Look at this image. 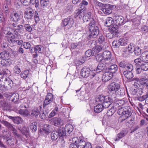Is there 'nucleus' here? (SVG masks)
<instances>
[{
	"mask_svg": "<svg viewBox=\"0 0 148 148\" xmlns=\"http://www.w3.org/2000/svg\"><path fill=\"white\" fill-rule=\"evenodd\" d=\"M13 31V35L11 36L12 37L17 38L18 37V32L21 33L23 34L25 32L23 26L18 24L17 22H11L9 24Z\"/></svg>",
	"mask_w": 148,
	"mask_h": 148,
	"instance_id": "1",
	"label": "nucleus"
},
{
	"mask_svg": "<svg viewBox=\"0 0 148 148\" xmlns=\"http://www.w3.org/2000/svg\"><path fill=\"white\" fill-rule=\"evenodd\" d=\"M118 114L122 116L123 118V120H125L129 118L132 115V109L129 106L121 107L118 109Z\"/></svg>",
	"mask_w": 148,
	"mask_h": 148,
	"instance_id": "2",
	"label": "nucleus"
},
{
	"mask_svg": "<svg viewBox=\"0 0 148 148\" xmlns=\"http://www.w3.org/2000/svg\"><path fill=\"white\" fill-rule=\"evenodd\" d=\"M80 73L82 76L85 78L90 77V78H92L96 75L95 73L90 71V69L86 66H84L82 69Z\"/></svg>",
	"mask_w": 148,
	"mask_h": 148,
	"instance_id": "3",
	"label": "nucleus"
},
{
	"mask_svg": "<svg viewBox=\"0 0 148 148\" xmlns=\"http://www.w3.org/2000/svg\"><path fill=\"white\" fill-rule=\"evenodd\" d=\"M147 61H148V51L143 52L139 58L134 60V62L137 64H140L141 63Z\"/></svg>",
	"mask_w": 148,
	"mask_h": 148,
	"instance_id": "4",
	"label": "nucleus"
},
{
	"mask_svg": "<svg viewBox=\"0 0 148 148\" xmlns=\"http://www.w3.org/2000/svg\"><path fill=\"white\" fill-rule=\"evenodd\" d=\"M74 23L73 18L70 16L63 20L61 23V25L63 27L67 26L68 27L71 28L72 27Z\"/></svg>",
	"mask_w": 148,
	"mask_h": 148,
	"instance_id": "5",
	"label": "nucleus"
},
{
	"mask_svg": "<svg viewBox=\"0 0 148 148\" xmlns=\"http://www.w3.org/2000/svg\"><path fill=\"white\" fill-rule=\"evenodd\" d=\"M89 29L90 33L89 37L90 38H96L99 34V29L97 26L94 27H89Z\"/></svg>",
	"mask_w": 148,
	"mask_h": 148,
	"instance_id": "6",
	"label": "nucleus"
},
{
	"mask_svg": "<svg viewBox=\"0 0 148 148\" xmlns=\"http://www.w3.org/2000/svg\"><path fill=\"white\" fill-rule=\"evenodd\" d=\"M119 87V84L113 82L111 83L108 86V91L110 94H114L117 89Z\"/></svg>",
	"mask_w": 148,
	"mask_h": 148,
	"instance_id": "7",
	"label": "nucleus"
},
{
	"mask_svg": "<svg viewBox=\"0 0 148 148\" xmlns=\"http://www.w3.org/2000/svg\"><path fill=\"white\" fill-rule=\"evenodd\" d=\"M124 21V18L121 16H115V21L114 22V24L112 27H116V29L118 30L119 25L122 24Z\"/></svg>",
	"mask_w": 148,
	"mask_h": 148,
	"instance_id": "8",
	"label": "nucleus"
},
{
	"mask_svg": "<svg viewBox=\"0 0 148 148\" xmlns=\"http://www.w3.org/2000/svg\"><path fill=\"white\" fill-rule=\"evenodd\" d=\"M120 69L121 70L122 69H124L125 70H133V66L131 64H128L125 61H122L120 62L119 64Z\"/></svg>",
	"mask_w": 148,
	"mask_h": 148,
	"instance_id": "9",
	"label": "nucleus"
},
{
	"mask_svg": "<svg viewBox=\"0 0 148 148\" xmlns=\"http://www.w3.org/2000/svg\"><path fill=\"white\" fill-rule=\"evenodd\" d=\"M34 14L33 9L31 7H28L26 9L24 13V17L26 19H31Z\"/></svg>",
	"mask_w": 148,
	"mask_h": 148,
	"instance_id": "10",
	"label": "nucleus"
},
{
	"mask_svg": "<svg viewBox=\"0 0 148 148\" xmlns=\"http://www.w3.org/2000/svg\"><path fill=\"white\" fill-rule=\"evenodd\" d=\"M50 121L54 126L60 127L63 125V121L61 118L58 117H55L52 119Z\"/></svg>",
	"mask_w": 148,
	"mask_h": 148,
	"instance_id": "11",
	"label": "nucleus"
},
{
	"mask_svg": "<svg viewBox=\"0 0 148 148\" xmlns=\"http://www.w3.org/2000/svg\"><path fill=\"white\" fill-rule=\"evenodd\" d=\"M110 29V32L106 34V37L108 38L111 39L116 36L118 33V30L116 29V27H111Z\"/></svg>",
	"mask_w": 148,
	"mask_h": 148,
	"instance_id": "12",
	"label": "nucleus"
},
{
	"mask_svg": "<svg viewBox=\"0 0 148 148\" xmlns=\"http://www.w3.org/2000/svg\"><path fill=\"white\" fill-rule=\"evenodd\" d=\"M22 17L21 14L19 13L13 12L10 14V19L13 22H18L21 18Z\"/></svg>",
	"mask_w": 148,
	"mask_h": 148,
	"instance_id": "13",
	"label": "nucleus"
},
{
	"mask_svg": "<svg viewBox=\"0 0 148 148\" xmlns=\"http://www.w3.org/2000/svg\"><path fill=\"white\" fill-rule=\"evenodd\" d=\"M105 100L102 104L103 108H107L110 106L112 103L113 99L108 96H106Z\"/></svg>",
	"mask_w": 148,
	"mask_h": 148,
	"instance_id": "14",
	"label": "nucleus"
},
{
	"mask_svg": "<svg viewBox=\"0 0 148 148\" xmlns=\"http://www.w3.org/2000/svg\"><path fill=\"white\" fill-rule=\"evenodd\" d=\"M3 138L4 139H5V142L6 143L10 145H13L15 143L14 139L12 138L10 135L4 134Z\"/></svg>",
	"mask_w": 148,
	"mask_h": 148,
	"instance_id": "15",
	"label": "nucleus"
},
{
	"mask_svg": "<svg viewBox=\"0 0 148 148\" xmlns=\"http://www.w3.org/2000/svg\"><path fill=\"white\" fill-rule=\"evenodd\" d=\"M132 70H129V71H122L121 69H120V73L121 74H123L125 77L128 79H131L134 76L133 73L132 72Z\"/></svg>",
	"mask_w": 148,
	"mask_h": 148,
	"instance_id": "16",
	"label": "nucleus"
},
{
	"mask_svg": "<svg viewBox=\"0 0 148 148\" xmlns=\"http://www.w3.org/2000/svg\"><path fill=\"white\" fill-rule=\"evenodd\" d=\"M18 129L22 133V134L26 136H27L29 134V129L24 126L21 127L20 126L17 127Z\"/></svg>",
	"mask_w": 148,
	"mask_h": 148,
	"instance_id": "17",
	"label": "nucleus"
},
{
	"mask_svg": "<svg viewBox=\"0 0 148 148\" xmlns=\"http://www.w3.org/2000/svg\"><path fill=\"white\" fill-rule=\"evenodd\" d=\"M16 38L12 37V36H7V39L8 41L10 43L14 44L16 42L18 45H21L23 42L22 40H16L14 39Z\"/></svg>",
	"mask_w": 148,
	"mask_h": 148,
	"instance_id": "18",
	"label": "nucleus"
},
{
	"mask_svg": "<svg viewBox=\"0 0 148 148\" xmlns=\"http://www.w3.org/2000/svg\"><path fill=\"white\" fill-rule=\"evenodd\" d=\"M8 117L12 120L14 123L19 124L22 122V119L20 117L17 116L12 117L11 116H8Z\"/></svg>",
	"mask_w": 148,
	"mask_h": 148,
	"instance_id": "19",
	"label": "nucleus"
},
{
	"mask_svg": "<svg viewBox=\"0 0 148 148\" xmlns=\"http://www.w3.org/2000/svg\"><path fill=\"white\" fill-rule=\"evenodd\" d=\"M113 75L110 72H106L104 73L102 76V80L104 82H107L110 80Z\"/></svg>",
	"mask_w": 148,
	"mask_h": 148,
	"instance_id": "20",
	"label": "nucleus"
},
{
	"mask_svg": "<svg viewBox=\"0 0 148 148\" xmlns=\"http://www.w3.org/2000/svg\"><path fill=\"white\" fill-rule=\"evenodd\" d=\"M57 131L60 137H63L66 136V131L65 127L64 128L61 127L59 128Z\"/></svg>",
	"mask_w": 148,
	"mask_h": 148,
	"instance_id": "21",
	"label": "nucleus"
},
{
	"mask_svg": "<svg viewBox=\"0 0 148 148\" xmlns=\"http://www.w3.org/2000/svg\"><path fill=\"white\" fill-rule=\"evenodd\" d=\"M19 99V95L17 93H10V100L14 102H16Z\"/></svg>",
	"mask_w": 148,
	"mask_h": 148,
	"instance_id": "22",
	"label": "nucleus"
},
{
	"mask_svg": "<svg viewBox=\"0 0 148 148\" xmlns=\"http://www.w3.org/2000/svg\"><path fill=\"white\" fill-rule=\"evenodd\" d=\"M118 68V66L116 65L115 64L111 65L108 68V70L109 71L108 72H110L113 74L117 71Z\"/></svg>",
	"mask_w": 148,
	"mask_h": 148,
	"instance_id": "23",
	"label": "nucleus"
},
{
	"mask_svg": "<svg viewBox=\"0 0 148 148\" xmlns=\"http://www.w3.org/2000/svg\"><path fill=\"white\" fill-rule=\"evenodd\" d=\"M9 53L8 51L4 50V51L0 52V60L9 58Z\"/></svg>",
	"mask_w": 148,
	"mask_h": 148,
	"instance_id": "24",
	"label": "nucleus"
},
{
	"mask_svg": "<svg viewBox=\"0 0 148 148\" xmlns=\"http://www.w3.org/2000/svg\"><path fill=\"white\" fill-rule=\"evenodd\" d=\"M41 110L40 108L38 107L34 108L31 112V115L35 117H37L39 114Z\"/></svg>",
	"mask_w": 148,
	"mask_h": 148,
	"instance_id": "25",
	"label": "nucleus"
},
{
	"mask_svg": "<svg viewBox=\"0 0 148 148\" xmlns=\"http://www.w3.org/2000/svg\"><path fill=\"white\" fill-rule=\"evenodd\" d=\"M103 57L104 60H108L111 58V52L108 51H104L102 53Z\"/></svg>",
	"mask_w": 148,
	"mask_h": 148,
	"instance_id": "26",
	"label": "nucleus"
},
{
	"mask_svg": "<svg viewBox=\"0 0 148 148\" xmlns=\"http://www.w3.org/2000/svg\"><path fill=\"white\" fill-rule=\"evenodd\" d=\"M20 108L17 110L18 112L23 116H28L29 115V113L28 110L25 109H23Z\"/></svg>",
	"mask_w": 148,
	"mask_h": 148,
	"instance_id": "27",
	"label": "nucleus"
},
{
	"mask_svg": "<svg viewBox=\"0 0 148 148\" xmlns=\"http://www.w3.org/2000/svg\"><path fill=\"white\" fill-rule=\"evenodd\" d=\"M104 25L106 26L109 27H111L113 25V19L110 17H108L106 19V21L104 22Z\"/></svg>",
	"mask_w": 148,
	"mask_h": 148,
	"instance_id": "28",
	"label": "nucleus"
},
{
	"mask_svg": "<svg viewBox=\"0 0 148 148\" xmlns=\"http://www.w3.org/2000/svg\"><path fill=\"white\" fill-rule=\"evenodd\" d=\"M93 54H97L104 50L103 47L101 46L97 45L93 48Z\"/></svg>",
	"mask_w": 148,
	"mask_h": 148,
	"instance_id": "29",
	"label": "nucleus"
},
{
	"mask_svg": "<svg viewBox=\"0 0 148 148\" xmlns=\"http://www.w3.org/2000/svg\"><path fill=\"white\" fill-rule=\"evenodd\" d=\"M82 46L81 42H79L75 43H73L71 44V47L73 49H79Z\"/></svg>",
	"mask_w": 148,
	"mask_h": 148,
	"instance_id": "30",
	"label": "nucleus"
},
{
	"mask_svg": "<svg viewBox=\"0 0 148 148\" xmlns=\"http://www.w3.org/2000/svg\"><path fill=\"white\" fill-rule=\"evenodd\" d=\"M88 4V1L83 0L82 1L81 3L79 4V8L82 9L83 10L86 11V7Z\"/></svg>",
	"mask_w": 148,
	"mask_h": 148,
	"instance_id": "31",
	"label": "nucleus"
},
{
	"mask_svg": "<svg viewBox=\"0 0 148 148\" xmlns=\"http://www.w3.org/2000/svg\"><path fill=\"white\" fill-rule=\"evenodd\" d=\"M91 13L90 12H88L84 15L83 20L84 22H87L89 21L91 18Z\"/></svg>",
	"mask_w": 148,
	"mask_h": 148,
	"instance_id": "32",
	"label": "nucleus"
},
{
	"mask_svg": "<svg viewBox=\"0 0 148 148\" xmlns=\"http://www.w3.org/2000/svg\"><path fill=\"white\" fill-rule=\"evenodd\" d=\"M1 64L2 66H7L9 65L11 63L10 60L9 58L6 59H4L0 60Z\"/></svg>",
	"mask_w": 148,
	"mask_h": 148,
	"instance_id": "33",
	"label": "nucleus"
},
{
	"mask_svg": "<svg viewBox=\"0 0 148 148\" xmlns=\"http://www.w3.org/2000/svg\"><path fill=\"white\" fill-rule=\"evenodd\" d=\"M85 12V11L83 10L82 9L79 8L78 10L75 11V13L76 14L75 16H76L77 17L79 16V18H81L84 15V12Z\"/></svg>",
	"mask_w": 148,
	"mask_h": 148,
	"instance_id": "34",
	"label": "nucleus"
},
{
	"mask_svg": "<svg viewBox=\"0 0 148 148\" xmlns=\"http://www.w3.org/2000/svg\"><path fill=\"white\" fill-rule=\"evenodd\" d=\"M43 48L42 46L40 45L36 46L34 47V50L35 53H42L43 52Z\"/></svg>",
	"mask_w": 148,
	"mask_h": 148,
	"instance_id": "35",
	"label": "nucleus"
},
{
	"mask_svg": "<svg viewBox=\"0 0 148 148\" xmlns=\"http://www.w3.org/2000/svg\"><path fill=\"white\" fill-rule=\"evenodd\" d=\"M106 65L103 63H99L98 64L96 69L97 72H100L103 70L105 68Z\"/></svg>",
	"mask_w": 148,
	"mask_h": 148,
	"instance_id": "36",
	"label": "nucleus"
},
{
	"mask_svg": "<svg viewBox=\"0 0 148 148\" xmlns=\"http://www.w3.org/2000/svg\"><path fill=\"white\" fill-rule=\"evenodd\" d=\"M135 64L136 66L138 65L140 66L143 71H146L148 70V62H144L142 63L141 62L140 64H137L136 63Z\"/></svg>",
	"mask_w": 148,
	"mask_h": 148,
	"instance_id": "37",
	"label": "nucleus"
},
{
	"mask_svg": "<svg viewBox=\"0 0 148 148\" xmlns=\"http://www.w3.org/2000/svg\"><path fill=\"white\" fill-rule=\"evenodd\" d=\"M103 108L101 104H98L95 106L94 110L95 112L99 113L102 111Z\"/></svg>",
	"mask_w": 148,
	"mask_h": 148,
	"instance_id": "38",
	"label": "nucleus"
},
{
	"mask_svg": "<svg viewBox=\"0 0 148 148\" xmlns=\"http://www.w3.org/2000/svg\"><path fill=\"white\" fill-rule=\"evenodd\" d=\"M127 133L125 131H123L121 132L117 135V137L114 140L115 141H116L119 140L121 138L125 136Z\"/></svg>",
	"mask_w": 148,
	"mask_h": 148,
	"instance_id": "39",
	"label": "nucleus"
},
{
	"mask_svg": "<svg viewBox=\"0 0 148 148\" xmlns=\"http://www.w3.org/2000/svg\"><path fill=\"white\" fill-rule=\"evenodd\" d=\"M1 122L6 126L9 130L11 129L13 127L12 124L6 121L3 120L1 121Z\"/></svg>",
	"mask_w": 148,
	"mask_h": 148,
	"instance_id": "40",
	"label": "nucleus"
},
{
	"mask_svg": "<svg viewBox=\"0 0 148 148\" xmlns=\"http://www.w3.org/2000/svg\"><path fill=\"white\" fill-rule=\"evenodd\" d=\"M106 96H104L102 95H100L99 97L96 99V101L98 102L99 104H102L105 101L106 98Z\"/></svg>",
	"mask_w": 148,
	"mask_h": 148,
	"instance_id": "41",
	"label": "nucleus"
},
{
	"mask_svg": "<svg viewBox=\"0 0 148 148\" xmlns=\"http://www.w3.org/2000/svg\"><path fill=\"white\" fill-rule=\"evenodd\" d=\"M120 86L119 84V87L116 89L115 94L119 96H122L124 95V90L123 89L120 88Z\"/></svg>",
	"mask_w": 148,
	"mask_h": 148,
	"instance_id": "42",
	"label": "nucleus"
},
{
	"mask_svg": "<svg viewBox=\"0 0 148 148\" xmlns=\"http://www.w3.org/2000/svg\"><path fill=\"white\" fill-rule=\"evenodd\" d=\"M51 125L48 124H45L42 128V131L45 133L48 134L49 132V128L51 127Z\"/></svg>",
	"mask_w": 148,
	"mask_h": 148,
	"instance_id": "43",
	"label": "nucleus"
},
{
	"mask_svg": "<svg viewBox=\"0 0 148 148\" xmlns=\"http://www.w3.org/2000/svg\"><path fill=\"white\" fill-rule=\"evenodd\" d=\"M37 123L36 122H33L31 123L29 126V128L32 132L36 131L37 129Z\"/></svg>",
	"mask_w": 148,
	"mask_h": 148,
	"instance_id": "44",
	"label": "nucleus"
},
{
	"mask_svg": "<svg viewBox=\"0 0 148 148\" xmlns=\"http://www.w3.org/2000/svg\"><path fill=\"white\" fill-rule=\"evenodd\" d=\"M65 127L66 131H67V135H68V134H69L73 131V127L71 124H67Z\"/></svg>",
	"mask_w": 148,
	"mask_h": 148,
	"instance_id": "45",
	"label": "nucleus"
},
{
	"mask_svg": "<svg viewBox=\"0 0 148 148\" xmlns=\"http://www.w3.org/2000/svg\"><path fill=\"white\" fill-rule=\"evenodd\" d=\"M108 6L107 5L105 6L106 8H100V9L103 12L106 14H109L111 13L112 10L110 9L108 7H107L106 6Z\"/></svg>",
	"mask_w": 148,
	"mask_h": 148,
	"instance_id": "46",
	"label": "nucleus"
},
{
	"mask_svg": "<svg viewBox=\"0 0 148 148\" xmlns=\"http://www.w3.org/2000/svg\"><path fill=\"white\" fill-rule=\"evenodd\" d=\"M51 136L52 140H56L59 136L57 131H53L51 133Z\"/></svg>",
	"mask_w": 148,
	"mask_h": 148,
	"instance_id": "47",
	"label": "nucleus"
},
{
	"mask_svg": "<svg viewBox=\"0 0 148 148\" xmlns=\"http://www.w3.org/2000/svg\"><path fill=\"white\" fill-rule=\"evenodd\" d=\"M29 73V71L28 70L22 71L21 74V76L22 78L25 79L27 77Z\"/></svg>",
	"mask_w": 148,
	"mask_h": 148,
	"instance_id": "48",
	"label": "nucleus"
},
{
	"mask_svg": "<svg viewBox=\"0 0 148 148\" xmlns=\"http://www.w3.org/2000/svg\"><path fill=\"white\" fill-rule=\"evenodd\" d=\"M93 51L91 49H88L85 52V55L83 57V60H86V57H90L92 54Z\"/></svg>",
	"mask_w": 148,
	"mask_h": 148,
	"instance_id": "49",
	"label": "nucleus"
},
{
	"mask_svg": "<svg viewBox=\"0 0 148 148\" xmlns=\"http://www.w3.org/2000/svg\"><path fill=\"white\" fill-rule=\"evenodd\" d=\"M86 143L83 140L80 139L77 143V146L78 148H83Z\"/></svg>",
	"mask_w": 148,
	"mask_h": 148,
	"instance_id": "50",
	"label": "nucleus"
},
{
	"mask_svg": "<svg viewBox=\"0 0 148 148\" xmlns=\"http://www.w3.org/2000/svg\"><path fill=\"white\" fill-rule=\"evenodd\" d=\"M49 3V0H40L41 6L43 8L46 7Z\"/></svg>",
	"mask_w": 148,
	"mask_h": 148,
	"instance_id": "51",
	"label": "nucleus"
},
{
	"mask_svg": "<svg viewBox=\"0 0 148 148\" xmlns=\"http://www.w3.org/2000/svg\"><path fill=\"white\" fill-rule=\"evenodd\" d=\"M10 130L12 131V133L15 138H19L20 137V135L17 133V130L13 127Z\"/></svg>",
	"mask_w": 148,
	"mask_h": 148,
	"instance_id": "52",
	"label": "nucleus"
},
{
	"mask_svg": "<svg viewBox=\"0 0 148 148\" xmlns=\"http://www.w3.org/2000/svg\"><path fill=\"white\" fill-rule=\"evenodd\" d=\"M10 130L12 131V133L15 138H19L20 137V135L17 133V130L13 127Z\"/></svg>",
	"mask_w": 148,
	"mask_h": 148,
	"instance_id": "53",
	"label": "nucleus"
},
{
	"mask_svg": "<svg viewBox=\"0 0 148 148\" xmlns=\"http://www.w3.org/2000/svg\"><path fill=\"white\" fill-rule=\"evenodd\" d=\"M134 54L136 56H139L141 53V49L138 47H136L134 49Z\"/></svg>",
	"mask_w": 148,
	"mask_h": 148,
	"instance_id": "54",
	"label": "nucleus"
},
{
	"mask_svg": "<svg viewBox=\"0 0 148 148\" xmlns=\"http://www.w3.org/2000/svg\"><path fill=\"white\" fill-rule=\"evenodd\" d=\"M31 2L32 4L34 5L36 8H39L40 3L39 0H31Z\"/></svg>",
	"mask_w": 148,
	"mask_h": 148,
	"instance_id": "55",
	"label": "nucleus"
},
{
	"mask_svg": "<svg viewBox=\"0 0 148 148\" xmlns=\"http://www.w3.org/2000/svg\"><path fill=\"white\" fill-rule=\"evenodd\" d=\"M125 103V101L121 99L118 101L115 104L116 106L118 107L123 106Z\"/></svg>",
	"mask_w": 148,
	"mask_h": 148,
	"instance_id": "56",
	"label": "nucleus"
},
{
	"mask_svg": "<svg viewBox=\"0 0 148 148\" xmlns=\"http://www.w3.org/2000/svg\"><path fill=\"white\" fill-rule=\"evenodd\" d=\"M48 112L47 111L43 112H42L40 114V118L42 119H45L48 116Z\"/></svg>",
	"mask_w": 148,
	"mask_h": 148,
	"instance_id": "57",
	"label": "nucleus"
},
{
	"mask_svg": "<svg viewBox=\"0 0 148 148\" xmlns=\"http://www.w3.org/2000/svg\"><path fill=\"white\" fill-rule=\"evenodd\" d=\"M20 1L23 5L28 6L31 3V0H20Z\"/></svg>",
	"mask_w": 148,
	"mask_h": 148,
	"instance_id": "58",
	"label": "nucleus"
},
{
	"mask_svg": "<svg viewBox=\"0 0 148 148\" xmlns=\"http://www.w3.org/2000/svg\"><path fill=\"white\" fill-rule=\"evenodd\" d=\"M118 42L119 45L125 46L127 43V41L123 38H120Z\"/></svg>",
	"mask_w": 148,
	"mask_h": 148,
	"instance_id": "59",
	"label": "nucleus"
},
{
	"mask_svg": "<svg viewBox=\"0 0 148 148\" xmlns=\"http://www.w3.org/2000/svg\"><path fill=\"white\" fill-rule=\"evenodd\" d=\"M96 60L98 62H101L103 59H104L103 55L99 54L95 56Z\"/></svg>",
	"mask_w": 148,
	"mask_h": 148,
	"instance_id": "60",
	"label": "nucleus"
},
{
	"mask_svg": "<svg viewBox=\"0 0 148 148\" xmlns=\"http://www.w3.org/2000/svg\"><path fill=\"white\" fill-rule=\"evenodd\" d=\"M24 27L26 30L29 32H31L32 31V28L29 24H25Z\"/></svg>",
	"mask_w": 148,
	"mask_h": 148,
	"instance_id": "61",
	"label": "nucleus"
},
{
	"mask_svg": "<svg viewBox=\"0 0 148 148\" xmlns=\"http://www.w3.org/2000/svg\"><path fill=\"white\" fill-rule=\"evenodd\" d=\"M141 31L143 33L145 34L148 32V27L145 25L143 26L141 28Z\"/></svg>",
	"mask_w": 148,
	"mask_h": 148,
	"instance_id": "62",
	"label": "nucleus"
},
{
	"mask_svg": "<svg viewBox=\"0 0 148 148\" xmlns=\"http://www.w3.org/2000/svg\"><path fill=\"white\" fill-rule=\"evenodd\" d=\"M114 112V110L113 108L111 107V108L107 112V114L108 116H110L113 115Z\"/></svg>",
	"mask_w": 148,
	"mask_h": 148,
	"instance_id": "63",
	"label": "nucleus"
},
{
	"mask_svg": "<svg viewBox=\"0 0 148 148\" xmlns=\"http://www.w3.org/2000/svg\"><path fill=\"white\" fill-rule=\"evenodd\" d=\"M34 16L35 22L37 23L40 20L39 16L37 12H35Z\"/></svg>",
	"mask_w": 148,
	"mask_h": 148,
	"instance_id": "64",
	"label": "nucleus"
}]
</instances>
